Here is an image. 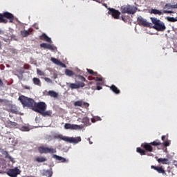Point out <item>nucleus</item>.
<instances>
[{"label": "nucleus", "mask_w": 177, "mask_h": 177, "mask_svg": "<svg viewBox=\"0 0 177 177\" xmlns=\"http://www.w3.org/2000/svg\"><path fill=\"white\" fill-rule=\"evenodd\" d=\"M42 175L43 176L52 177V175H53V171H52V169L44 170Z\"/></svg>", "instance_id": "nucleus-22"}, {"label": "nucleus", "mask_w": 177, "mask_h": 177, "mask_svg": "<svg viewBox=\"0 0 177 177\" xmlns=\"http://www.w3.org/2000/svg\"><path fill=\"white\" fill-rule=\"evenodd\" d=\"M82 123L86 125V127H88V125H91V122L89 121V118L87 117H85L82 119Z\"/></svg>", "instance_id": "nucleus-31"}, {"label": "nucleus", "mask_w": 177, "mask_h": 177, "mask_svg": "<svg viewBox=\"0 0 177 177\" xmlns=\"http://www.w3.org/2000/svg\"><path fill=\"white\" fill-rule=\"evenodd\" d=\"M151 20L153 24H154L153 28L155 30L157 31H165L167 27L165 26L164 22L156 17H151Z\"/></svg>", "instance_id": "nucleus-4"}, {"label": "nucleus", "mask_w": 177, "mask_h": 177, "mask_svg": "<svg viewBox=\"0 0 177 177\" xmlns=\"http://www.w3.org/2000/svg\"><path fill=\"white\" fill-rule=\"evenodd\" d=\"M19 174H20V170L17 167H15V169H10L7 171V175L11 177H16Z\"/></svg>", "instance_id": "nucleus-11"}, {"label": "nucleus", "mask_w": 177, "mask_h": 177, "mask_svg": "<svg viewBox=\"0 0 177 177\" xmlns=\"http://www.w3.org/2000/svg\"><path fill=\"white\" fill-rule=\"evenodd\" d=\"M158 162H161V164L167 165L169 164V160H168V158H159L158 159Z\"/></svg>", "instance_id": "nucleus-26"}, {"label": "nucleus", "mask_w": 177, "mask_h": 177, "mask_svg": "<svg viewBox=\"0 0 177 177\" xmlns=\"http://www.w3.org/2000/svg\"><path fill=\"white\" fill-rule=\"evenodd\" d=\"M137 153H140L141 156H146V151L142 149L140 147H138L136 149Z\"/></svg>", "instance_id": "nucleus-34"}, {"label": "nucleus", "mask_w": 177, "mask_h": 177, "mask_svg": "<svg viewBox=\"0 0 177 177\" xmlns=\"http://www.w3.org/2000/svg\"><path fill=\"white\" fill-rule=\"evenodd\" d=\"M104 6L107 8V4H104Z\"/></svg>", "instance_id": "nucleus-59"}, {"label": "nucleus", "mask_w": 177, "mask_h": 177, "mask_svg": "<svg viewBox=\"0 0 177 177\" xmlns=\"http://www.w3.org/2000/svg\"><path fill=\"white\" fill-rule=\"evenodd\" d=\"M1 153L3 154V156H5L6 158H8L11 162L15 164V159L9 155V153L7 151H5V149H1Z\"/></svg>", "instance_id": "nucleus-18"}, {"label": "nucleus", "mask_w": 177, "mask_h": 177, "mask_svg": "<svg viewBox=\"0 0 177 177\" xmlns=\"http://www.w3.org/2000/svg\"><path fill=\"white\" fill-rule=\"evenodd\" d=\"M18 73H19V74H23V73H24V70H23V68H22V69L18 71Z\"/></svg>", "instance_id": "nucleus-54"}, {"label": "nucleus", "mask_w": 177, "mask_h": 177, "mask_svg": "<svg viewBox=\"0 0 177 177\" xmlns=\"http://www.w3.org/2000/svg\"><path fill=\"white\" fill-rule=\"evenodd\" d=\"M24 89H27L28 91H30V89H31V87H30V86H24Z\"/></svg>", "instance_id": "nucleus-52"}, {"label": "nucleus", "mask_w": 177, "mask_h": 177, "mask_svg": "<svg viewBox=\"0 0 177 177\" xmlns=\"http://www.w3.org/2000/svg\"><path fill=\"white\" fill-rule=\"evenodd\" d=\"M18 100L21 102L23 106L28 107L29 109H31V110H34V108L35 107V104L37 103L35 102V100H34V99L28 98V97H26L24 95L19 97L18 98Z\"/></svg>", "instance_id": "nucleus-2"}, {"label": "nucleus", "mask_w": 177, "mask_h": 177, "mask_svg": "<svg viewBox=\"0 0 177 177\" xmlns=\"http://www.w3.org/2000/svg\"><path fill=\"white\" fill-rule=\"evenodd\" d=\"M9 20V23H13L15 20V15L9 12L0 13V23L6 24Z\"/></svg>", "instance_id": "nucleus-3"}, {"label": "nucleus", "mask_w": 177, "mask_h": 177, "mask_svg": "<svg viewBox=\"0 0 177 177\" xmlns=\"http://www.w3.org/2000/svg\"><path fill=\"white\" fill-rule=\"evenodd\" d=\"M0 103H8V100L0 98Z\"/></svg>", "instance_id": "nucleus-48"}, {"label": "nucleus", "mask_w": 177, "mask_h": 177, "mask_svg": "<svg viewBox=\"0 0 177 177\" xmlns=\"http://www.w3.org/2000/svg\"><path fill=\"white\" fill-rule=\"evenodd\" d=\"M6 162V160L3 158H0V168L1 167H3Z\"/></svg>", "instance_id": "nucleus-37"}, {"label": "nucleus", "mask_w": 177, "mask_h": 177, "mask_svg": "<svg viewBox=\"0 0 177 177\" xmlns=\"http://www.w3.org/2000/svg\"><path fill=\"white\" fill-rule=\"evenodd\" d=\"M119 19L124 21V23H127L128 21L126 16H122L121 17H119Z\"/></svg>", "instance_id": "nucleus-40"}, {"label": "nucleus", "mask_w": 177, "mask_h": 177, "mask_svg": "<svg viewBox=\"0 0 177 177\" xmlns=\"http://www.w3.org/2000/svg\"><path fill=\"white\" fill-rule=\"evenodd\" d=\"M32 28H29L28 30H22L21 31V35L24 37H28V35H31V34H32Z\"/></svg>", "instance_id": "nucleus-19"}, {"label": "nucleus", "mask_w": 177, "mask_h": 177, "mask_svg": "<svg viewBox=\"0 0 177 177\" xmlns=\"http://www.w3.org/2000/svg\"><path fill=\"white\" fill-rule=\"evenodd\" d=\"M167 21H170L171 23H175V21H177V19L174 17H167Z\"/></svg>", "instance_id": "nucleus-35"}, {"label": "nucleus", "mask_w": 177, "mask_h": 177, "mask_svg": "<svg viewBox=\"0 0 177 177\" xmlns=\"http://www.w3.org/2000/svg\"><path fill=\"white\" fill-rule=\"evenodd\" d=\"M151 168L152 169H154L155 171H157L158 174H162L163 175H167V173H165V170H164L162 167H157V166L151 165Z\"/></svg>", "instance_id": "nucleus-17"}, {"label": "nucleus", "mask_w": 177, "mask_h": 177, "mask_svg": "<svg viewBox=\"0 0 177 177\" xmlns=\"http://www.w3.org/2000/svg\"><path fill=\"white\" fill-rule=\"evenodd\" d=\"M161 139L163 142H165V141L168 140V137L167 136H162Z\"/></svg>", "instance_id": "nucleus-44"}, {"label": "nucleus", "mask_w": 177, "mask_h": 177, "mask_svg": "<svg viewBox=\"0 0 177 177\" xmlns=\"http://www.w3.org/2000/svg\"><path fill=\"white\" fill-rule=\"evenodd\" d=\"M88 140L89 142L90 145H92L93 142L91 141V138H88Z\"/></svg>", "instance_id": "nucleus-57"}, {"label": "nucleus", "mask_w": 177, "mask_h": 177, "mask_svg": "<svg viewBox=\"0 0 177 177\" xmlns=\"http://www.w3.org/2000/svg\"><path fill=\"white\" fill-rule=\"evenodd\" d=\"M100 120V118L99 117H95L91 119L92 122H95V121H99Z\"/></svg>", "instance_id": "nucleus-43"}, {"label": "nucleus", "mask_w": 177, "mask_h": 177, "mask_svg": "<svg viewBox=\"0 0 177 177\" xmlns=\"http://www.w3.org/2000/svg\"><path fill=\"white\" fill-rule=\"evenodd\" d=\"M0 86H3V82L0 79Z\"/></svg>", "instance_id": "nucleus-55"}, {"label": "nucleus", "mask_w": 177, "mask_h": 177, "mask_svg": "<svg viewBox=\"0 0 177 177\" xmlns=\"http://www.w3.org/2000/svg\"><path fill=\"white\" fill-rule=\"evenodd\" d=\"M88 80H89V81H92L93 80H95V77H93L92 76H88Z\"/></svg>", "instance_id": "nucleus-53"}, {"label": "nucleus", "mask_w": 177, "mask_h": 177, "mask_svg": "<svg viewBox=\"0 0 177 177\" xmlns=\"http://www.w3.org/2000/svg\"><path fill=\"white\" fill-rule=\"evenodd\" d=\"M53 158L57 160V161H59L60 162H66V158L56 154L53 155Z\"/></svg>", "instance_id": "nucleus-23"}, {"label": "nucleus", "mask_w": 177, "mask_h": 177, "mask_svg": "<svg viewBox=\"0 0 177 177\" xmlns=\"http://www.w3.org/2000/svg\"><path fill=\"white\" fill-rule=\"evenodd\" d=\"M147 156H149L151 157H153L154 155L153 153H148Z\"/></svg>", "instance_id": "nucleus-56"}, {"label": "nucleus", "mask_w": 177, "mask_h": 177, "mask_svg": "<svg viewBox=\"0 0 177 177\" xmlns=\"http://www.w3.org/2000/svg\"><path fill=\"white\" fill-rule=\"evenodd\" d=\"M142 148L145 150V151H149V153H151L153 151V146L151 145V142L147 143L145 142L141 145Z\"/></svg>", "instance_id": "nucleus-15"}, {"label": "nucleus", "mask_w": 177, "mask_h": 177, "mask_svg": "<svg viewBox=\"0 0 177 177\" xmlns=\"http://www.w3.org/2000/svg\"><path fill=\"white\" fill-rule=\"evenodd\" d=\"M164 13L171 14V13H174V11L165 10H163V12L157 9H151V15H158V16H161V15H163Z\"/></svg>", "instance_id": "nucleus-12"}, {"label": "nucleus", "mask_w": 177, "mask_h": 177, "mask_svg": "<svg viewBox=\"0 0 177 177\" xmlns=\"http://www.w3.org/2000/svg\"><path fill=\"white\" fill-rule=\"evenodd\" d=\"M54 139H60L64 142H68V143H73V145H77L82 140L81 137H66L62 134L54 135Z\"/></svg>", "instance_id": "nucleus-1"}, {"label": "nucleus", "mask_w": 177, "mask_h": 177, "mask_svg": "<svg viewBox=\"0 0 177 177\" xmlns=\"http://www.w3.org/2000/svg\"><path fill=\"white\" fill-rule=\"evenodd\" d=\"M1 43H0V48H1Z\"/></svg>", "instance_id": "nucleus-60"}, {"label": "nucleus", "mask_w": 177, "mask_h": 177, "mask_svg": "<svg viewBox=\"0 0 177 177\" xmlns=\"http://www.w3.org/2000/svg\"><path fill=\"white\" fill-rule=\"evenodd\" d=\"M122 13H127V15H135L138 12V7L130 4L122 6L120 7Z\"/></svg>", "instance_id": "nucleus-5"}, {"label": "nucleus", "mask_w": 177, "mask_h": 177, "mask_svg": "<svg viewBox=\"0 0 177 177\" xmlns=\"http://www.w3.org/2000/svg\"><path fill=\"white\" fill-rule=\"evenodd\" d=\"M65 74H66V75H68V77H73V75H74V74H75V73H74V71H73L71 70L66 69Z\"/></svg>", "instance_id": "nucleus-30"}, {"label": "nucleus", "mask_w": 177, "mask_h": 177, "mask_svg": "<svg viewBox=\"0 0 177 177\" xmlns=\"http://www.w3.org/2000/svg\"><path fill=\"white\" fill-rule=\"evenodd\" d=\"M97 91H100L101 89H102L101 86H99V83L97 84V88H96Z\"/></svg>", "instance_id": "nucleus-47"}, {"label": "nucleus", "mask_w": 177, "mask_h": 177, "mask_svg": "<svg viewBox=\"0 0 177 177\" xmlns=\"http://www.w3.org/2000/svg\"><path fill=\"white\" fill-rule=\"evenodd\" d=\"M37 73L38 75H41V76L45 75V73H44L42 71L39 69H37Z\"/></svg>", "instance_id": "nucleus-38"}, {"label": "nucleus", "mask_w": 177, "mask_h": 177, "mask_svg": "<svg viewBox=\"0 0 177 177\" xmlns=\"http://www.w3.org/2000/svg\"><path fill=\"white\" fill-rule=\"evenodd\" d=\"M109 15H111L113 19H120V15L121 12L118 11V10H115L114 8H109Z\"/></svg>", "instance_id": "nucleus-9"}, {"label": "nucleus", "mask_w": 177, "mask_h": 177, "mask_svg": "<svg viewBox=\"0 0 177 177\" xmlns=\"http://www.w3.org/2000/svg\"><path fill=\"white\" fill-rule=\"evenodd\" d=\"M50 60L52 62L54 63V64H57V66H60L61 67H63L64 68H66V67H67V66H66V64H64L60 60H59L55 57H51Z\"/></svg>", "instance_id": "nucleus-16"}, {"label": "nucleus", "mask_w": 177, "mask_h": 177, "mask_svg": "<svg viewBox=\"0 0 177 177\" xmlns=\"http://www.w3.org/2000/svg\"><path fill=\"white\" fill-rule=\"evenodd\" d=\"M111 89L112 90V91H113L114 93H115L116 95H120V93H121V91H120V89H118V88H117V86H115V85H112L111 86Z\"/></svg>", "instance_id": "nucleus-24"}, {"label": "nucleus", "mask_w": 177, "mask_h": 177, "mask_svg": "<svg viewBox=\"0 0 177 177\" xmlns=\"http://www.w3.org/2000/svg\"><path fill=\"white\" fill-rule=\"evenodd\" d=\"M10 113H12V114H17V111L15 109H10Z\"/></svg>", "instance_id": "nucleus-45"}, {"label": "nucleus", "mask_w": 177, "mask_h": 177, "mask_svg": "<svg viewBox=\"0 0 177 177\" xmlns=\"http://www.w3.org/2000/svg\"><path fill=\"white\" fill-rule=\"evenodd\" d=\"M48 95L51 97H57V96H59V94L56 93V91H49L48 92Z\"/></svg>", "instance_id": "nucleus-27"}, {"label": "nucleus", "mask_w": 177, "mask_h": 177, "mask_svg": "<svg viewBox=\"0 0 177 177\" xmlns=\"http://www.w3.org/2000/svg\"><path fill=\"white\" fill-rule=\"evenodd\" d=\"M38 151L40 154H55L57 152L56 148L40 146L38 147Z\"/></svg>", "instance_id": "nucleus-6"}, {"label": "nucleus", "mask_w": 177, "mask_h": 177, "mask_svg": "<svg viewBox=\"0 0 177 177\" xmlns=\"http://www.w3.org/2000/svg\"><path fill=\"white\" fill-rule=\"evenodd\" d=\"M137 21L140 26H143V27H150L151 26V23L147 22V20L142 17H138Z\"/></svg>", "instance_id": "nucleus-10"}, {"label": "nucleus", "mask_w": 177, "mask_h": 177, "mask_svg": "<svg viewBox=\"0 0 177 177\" xmlns=\"http://www.w3.org/2000/svg\"><path fill=\"white\" fill-rule=\"evenodd\" d=\"M171 6H172V5L169 4V3H166L165 7L163 8V9H171Z\"/></svg>", "instance_id": "nucleus-42"}, {"label": "nucleus", "mask_w": 177, "mask_h": 177, "mask_svg": "<svg viewBox=\"0 0 177 177\" xmlns=\"http://www.w3.org/2000/svg\"><path fill=\"white\" fill-rule=\"evenodd\" d=\"M33 84L35 85H37L38 86H41V80L38 77H33L32 79Z\"/></svg>", "instance_id": "nucleus-29"}, {"label": "nucleus", "mask_w": 177, "mask_h": 177, "mask_svg": "<svg viewBox=\"0 0 177 177\" xmlns=\"http://www.w3.org/2000/svg\"><path fill=\"white\" fill-rule=\"evenodd\" d=\"M171 145V142L167 140L166 141H164L163 145H165V147H168Z\"/></svg>", "instance_id": "nucleus-41"}, {"label": "nucleus", "mask_w": 177, "mask_h": 177, "mask_svg": "<svg viewBox=\"0 0 177 177\" xmlns=\"http://www.w3.org/2000/svg\"><path fill=\"white\" fill-rule=\"evenodd\" d=\"M67 86L72 91L74 89H80V88H84L85 83L79 82L78 83H66Z\"/></svg>", "instance_id": "nucleus-8"}, {"label": "nucleus", "mask_w": 177, "mask_h": 177, "mask_svg": "<svg viewBox=\"0 0 177 177\" xmlns=\"http://www.w3.org/2000/svg\"><path fill=\"white\" fill-rule=\"evenodd\" d=\"M46 110V104L44 102H40L35 104V108H33V111L35 113H39L41 114V111H45Z\"/></svg>", "instance_id": "nucleus-7"}, {"label": "nucleus", "mask_w": 177, "mask_h": 177, "mask_svg": "<svg viewBox=\"0 0 177 177\" xmlns=\"http://www.w3.org/2000/svg\"><path fill=\"white\" fill-rule=\"evenodd\" d=\"M65 129H81L82 127L78 124H71L70 123H66L64 124Z\"/></svg>", "instance_id": "nucleus-13"}, {"label": "nucleus", "mask_w": 177, "mask_h": 177, "mask_svg": "<svg viewBox=\"0 0 177 177\" xmlns=\"http://www.w3.org/2000/svg\"><path fill=\"white\" fill-rule=\"evenodd\" d=\"M22 128H23L24 131H30V129H28V127L24 126Z\"/></svg>", "instance_id": "nucleus-49"}, {"label": "nucleus", "mask_w": 177, "mask_h": 177, "mask_svg": "<svg viewBox=\"0 0 177 177\" xmlns=\"http://www.w3.org/2000/svg\"><path fill=\"white\" fill-rule=\"evenodd\" d=\"M40 39H41L42 41L44 40L46 41V42H52V39L48 37V35H46V34L43 33L41 36H40Z\"/></svg>", "instance_id": "nucleus-21"}, {"label": "nucleus", "mask_w": 177, "mask_h": 177, "mask_svg": "<svg viewBox=\"0 0 177 177\" xmlns=\"http://www.w3.org/2000/svg\"><path fill=\"white\" fill-rule=\"evenodd\" d=\"M88 85H92V82H90L88 83Z\"/></svg>", "instance_id": "nucleus-58"}, {"label": "nucleus", "mask_w": 177, "mask_h": 177, "mask_svg": "<svg viewBox=\"0 0 177 177\" xmlns=\"http://www.w3.org/2000/svg\"><path fill=\"white\" fill-rule=\"evenodd\" d=\"M171 9H177V3L176 5H171Z\"/></svg>", "instance_id": "nucleus-51"}, {"label": "nucleus", "mask_w": 177, "mask_h": 177, "mask_svg": "<svg viewBox=\"0 0 177 177\" xmlns=\"http://www.w3.org/2000/svg\"><path fill=\"white\" fill-rule=\"evenodd\" d=\"M151 146H161L162 143L161 141H160V140H156L153 142H150Z\"/></svg>", "instance_id": "nucleus-32"}, {"label": "nucleus", "mask_w": 177, "mask_h": 177, "mask_svg": "<svg viewBox=\"0 0 177 177\" xmlns=\"http://www.w3.org/2000/svg\"><path fill=\"white\" fill-rule=\"evenodd\" d=\"M44 80L46 82H52V80H50V78L45 77Z\"/></svg>", "instance_id": "nucleus-46"}, {"label": "nucleus", "mask_w": 177, "mask_h": 177, "mask_svg": "<svg viewBox=\"0 0 177 177\" xmlns=\"http://www.w3.org/2000/svg\"><path fill=\"white\" fill-rule=\"evenodd\" d=\"M87 72L91 74V75H97V73L93 71L92 69H87Z\"/></svg>", "instance_id": "nucleus-36"}, {"label": "nucleus", "mask_w": 177, "mask_h": 177, "mask_svg": "<svg viewBox=\"0 0 177 177\" xmlns=\"http://www.w3.org/2000/svg\"><path fill=\"white\" fill-rule=\"evenodd\" d=\"M35 161H37V162H45V161H48V159L45 157H38L35 159Z\"/></svg>", "instance_id": "nucleus-33"}, {"label": "nucleus", "mask_w": 177, "mask_h": 177, "mask_svg": "<svg viewBox=\"0 0 177 177\" xmlns=\"http://www.w3.org/2000/svg\"><path fill=\"white\" fill-rule=\"evenodd\" d=\"M40 114L42 115L43 117H50V115H52V111H43Z\"/></svg>", "instance_id": "nucleus-25"}, {"label": "nucleus", "mask_w": 177, "mask_h": 177, "mask_svg": "<svg viewBox=\"0 0 177 177\" xmlns=\"http://www.w3.org/2000/svg\"><path fill=\"white\" fill-rule=\"evenodd\" d=\"M74 106L77 107H84V109H88V107H89V104L87 102H84L82 100H80V101L75 102Z\"/></svg>", "instance_id": "nucleus-14"}, {"label": "nucleus", "mask_w": 177, "mask_h": 177, "mask_svg": "<svg viewBox=\"0 0 177 177\" xmlns=\"http://www.w3.org/2000/svg\"><path fill=\"white\" fill-rule=\"evenodd\" d=\"M94 80L95 81H103V79L102 77H95Z\"/></svg>", "instance_id": "nucleus-50"}, {"label": "nucleus", "mask_w": 177, "mask_h": 177, "mask_svg": "<svg viewBox=\"0 0 177 177\" xmlns=\"http://www.w3.org/2000/svg\"><path fill=\"white\" fill-rule=\"evenodd\" d=\"M7 125L8 127H9L10 128H15V127H17V123L15 122H12L10 120H8L7 122Z\"/></svg>", "instance_id": "nucleus-28"}, {"label": "nucleus", "mask_w": 177, "mask_h": 177, "mask_svg": "<svg viewBox=\"0 0 177 177\" xmlns=\"http://www.w3.org/2000/svg\"><path fill=\"white\" fill-rule=\"evenodd\" d=\"M41 48H44V49H49V50H54L55 47L51 44L43 43L40 44Z\"/></svg>", "instance_id": "nucleus-20"}, {"label": "nucleus", "mask_w": 177, "mask_h": 177, "mask_svg": "<svg viewBox=\"0 0 177 177\" xmlns=\"http://www.w3.org/2000/svg\"><path fill=\"white\" fill-rule=\"evenodd\" d=\"M78 78L80 80V81H82V82H86V79L84 76L79 75Z\"/></svg>", "instance_id": "nucleus-39"}]
</instances>
